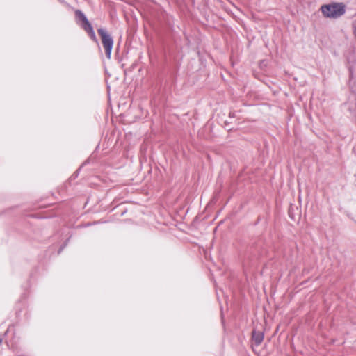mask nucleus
Segmentation results:
<instances>
[{
	"mask_svg": "<svg viewBox=\"0 0 356 356\" xmlns=\"http://www.w3.org/2000/svg\"><path fill=\"white\" fill-rule=\"evenodd\" d=\"M320 10L325 17L338 19L346 13V6L343 2H332L322 5Z\"/></svg>",
	"mask_w": 356,
	"mask_h": 356,
	"instance_id": "nucleus-1",
	"label": "nucleus"
},
{
	"mask_svg": "<svg viewBox=\"0 0 356 356\" xmlns=\"http://www.w3.org/2000/svg\"><path fill=\"white\" fill-rule=\"evenodd\" d=\"M97 32L101 37L102 42L105 49L106 56L109 59L111 58V51L113 46V39L111 35L108 34L107 31L102 28L99 29Z\"/></svg>",
	"mask_w": 356,
	"mask_h": 356,
	"instance_id": "nucleus-2",
	"label": "nucleus"
},
{
	"mask_svg": "<svg viewBox=\"0 0 356 356\" xmlns=\"http://www.w3.org/2000/svg\"><path fill=\"white\" fill-rule=\"evenodd\" d=\"M264 340V333L261 332H257L254 330L252 332V341L254 344L258 346H259Z\"/></svg>",
	"mask_w": 356,
	"mask_h": 356,
	"instance_id": "nucleus-3",
	"label": "nucleus"
},
{
	"mask_svg": "<svg viewBox=\"0 0 356 356\" xmlns=\"http://www.w3.org/2000/svg\"><path fill=\"white\" fill-rule=\"evenodd\" d=\"M75 15L78 19L81 21L82 24H84L87 21H88L86 16L84 15V13L79 10H76L75 11Z\"/></svg>",
	"mask_w": 356,
	"mask_h": 356,
	"instance_id": "nucleus-4",
	"label": "nucleus"
},
{
	"mask_svg": "<svg viewBox=\"0 0 356 356\" xmlns=\"http://www.w3.org/2000/svg\"><path fill=\"white\" fill-rule=\"evenodd\" d=\"M81 27L88 33L93 30V28L89 21L81 24Z\"/></svg>",
	"mask_w": 356,
	"mask_h": 356,
	"instance_id": "nucleus-5",
	"label": "nucleus"
},
{
	"mask_svg": "<svg viewBox=\"0 0 356 356\" xmlns=\"http://www.w3.org/2000/svg\"><path fill=\"white\" fill-rule=\"evenodd\" d=\"M88 35H90L91 39H92L94 41H95V42L97 41L94 30H92V31L89 32Z\"/></svg>",
	"mask_w": 356,
	"mask_h": 356,
	"instance_id": "nucleus-6",
	"label": "nucleus"
}]
</instances>
